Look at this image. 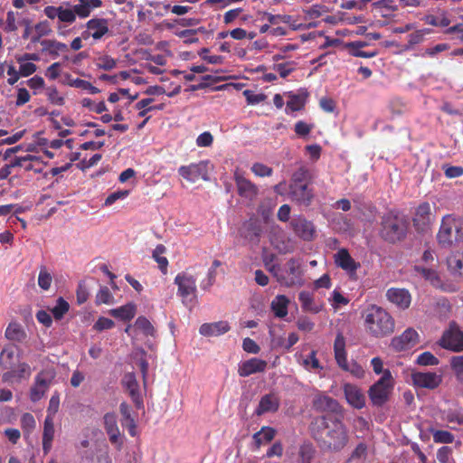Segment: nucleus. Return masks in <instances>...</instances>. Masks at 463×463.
I'll list each match as a JSON object with an SVG mask.
<instances>
[{"instance_id": "nucleus-1", "label": "nucleus", "mask_w": 463, "mask_h": 463, "mask_svg": "<svg viewBox=\"0 0 463 463\" xmlns=\"http://www.w3.org/2000/svg\"><path fill=\"white\" fill-rule=\"evenodd\" d=\"M309 429L311 437L320 449L326 452H341L350 439L348 429L342 416L326 414L316 417Z\"/></svg>"}, {"instance_id": "nucleus-2", "label": "nucleus", "mask_w": 463, "mask_h": 463, "mask_svg": "<svg viewBox=\"0 0 463 463\" xmlns=\"http://www.w3.org/2000/svg\"><path fill=\"white\" fill-rule=\"evenodd\" d=\"M362 317L364 329L370 336L381 339L394 333L395 320L383 307L370 305L364 310Z\"/></svg>"}, {"instance_id": "nucleus-3", "label": "nucleus", "mask_w": 463, "mask_h": 463, "mask_svg": "<svg viewBox=\"0 0 463 463\" xmlns=\"http://www.w3.org/2000/svg\"><path fill=\"white\" fill-rule=\"evenodd\" d=\"M408 225L403 216L389 213L382 219L380 236L388 243L402 241L407 235Z\"/></svg>"}, {"instance_id": "nucleus-4", "label": "nucleus", "mask_w": 463, "mask_h": 463, "mask_svg": "<svg viewBox=\"0 0 463 463\" xmlns=\"http://www.w3.org/2000/svg\"><path fill=\"white\" fill-rule=\"evenodd\" d=\"M439 243L442 247H449L453 241L463 240V219L448 214L442 218L437 234Z\"/></svg>"}, {"instance_id": "nucleus-5", "label": "nucleus", "mask_w": 463, "mask_h": 463, "mask_svg": "<svg viewBox=\"0 0 463 463\" xmlns=\"http://www.w3.org/2000/svg\"><path fill=\"white\" fill-rule=\"evenodd\" d=\"M394 386V380L389 369H385L383 375L374 383L368 391L369 398L375 406H383L390 397Z\"/></svg>"}, {"instance_id": "nucleus-6", "label": "nucleus", "mask_w": 463, "mask_h": 463, "mask_svg": "<svg viewBox=\"0 0 463 463\" xmlns=\"http://www.w3.org/2000/svg\"><path fill=\"white\" fill-rule=\"evenodd\" d=\"M175 284L178 287L177 294L184 305L187 306L196 298V279L194 276L180 272L175 278Z\"/></svg>"}, {"instance_id": "nucleus-7", "label": "nucleus", "mask_w": 463, "mask_h": 463, "mask_svg": "<svg viewBox=\"0 0 463 463\" xmlns=\"http://www.w3.org/2000/svg\"><path fill=\"white\" fill-rule=\"evenodd\" d=\"M209 165L208 160H203L188 165H182L178 168V174L191 183H195L199 179L207 181L209 180Z\"/></svg>"}, {"instance_id": "nucleus-8", "label": "nucleus", "mask_w": 463, "mask_h": 463, "mask_svg": "<svg viewBox=\"0 0 463 463\" xmlns=\"http://www.w3.org/2000/svg\"><path fill=\"white\" fill-rule=\"evenodd\" d=\"M439 345L454 352L463 351V332L456 326L455 323H452L449 329L443 333Z\"/></svg>"}, {"instance_id": "nucleus-9", "label": "nucleus", "mask_w": 463, "mask_h": 463, "mask_svg": "<svg viewBox=\"0 0 463 463\" xmlns=\"http://www.w3.org/2000/svg\"><path fill=\"white\" fill-rule=\"evenodd\" d=\"M290 226L295 234L304 241H310L315 238L314 223L301 215L294 217L290 222Z\"/></svg>"}, {"instance_id": "nucleus-10", "label": "nucleus", "mask_w": 463, "mask_h": 463, "mask_svg": "<svg viewBox=\"0 0 463 463\" xmlns=\"http://www.w3.org/2000/svg\"><path fill=\"white\" fill-rule=\"evenodd\" d=\"M288 272L290 277H286L285 275H276L277 280L283 286L290 288L295 285H303V281L301 279V269L300 263L298 260L292 258L287 262Z\"/></svg>"}, {"instance_id": "nucleus-11", "label": "nucleus", "mask_w": 463, "mask_h": 463, "mask_svg": "<svg viewBox=\"0 0 463 463\" xmlns=\"http://www.w3.org/2000/svg\"><path fill=\"white\" fill-rule=\"evenodd\" d=\"M412 221L417 231L424 232L428 230L434 221L430 204L427 202L420 203L416 209Z\"/></svg>"}, {"instance_id": "nucleus-12", "label": "nucleus", "mask_w": 463, "mask_h": 463, "mask_svg": "<svg viewBox=\"0 0 463 463\" xmlns=\"http://www.w3.org/2000/svg\"><path fill=\"white\" fill-rule=\"evenodd\" d=\"M234 181L236 184L238 194L241 197H243L250 202L255 200L259 194V188L255 184L245 178L237 171L234 173Z\"/></svg>"}, {"instance_id": "nucleus-13", "label": "nucleus", "mask_w": 463, "mask_h": 463, "mask_svg": "<svg viewBox=\"0 0 463 463\" xmlns=\"http://www.w3.org/2000/svg\"><path fill=\"white\" fill-rule=\"evenodd\" d=\"M386 298L400 310H406L411 303V295L408 289L391 288L386 291Z\"/></svg>"}, {"instance_id": "nucleus-14", "label": "nucleus", "mask_w": 463, "mask_h": 463, "mask_svg": "<svg viewBox=\"0 0 463 463\" xmlns=\"http://www.w3.org/2000/svg\"><path fill=\"white\" fill-rule=\"evenodd\" d=\"M289 197L298 205L309 206L314 198V193L308 184H289Z\"/></svg>"}, {"instance_id": "nucleus-15", "label": "nucleus", "mask_w": 463, "mask_h": 463, "mask_svg": "<svg viewBox=\"0 0 463 463\" xmlns=\"http://www.w3.org/2000/svg\"><path fill=\"white\" fill-rule=\"evenodd\" d=\"M411 380L417 387L433 390L439 386L442 376L434 372H417L411 374Z\"/></svg>"}, {"instance_id": "nucleus-16", "label": "nucleus", "mask_w": 463, "mask_h": 463, "mask_svg": "<svg viewBox=\"0 0 463 463\" xmlns=\"http://www.w3.org/2000/svg\"><path fill=\"white\" fill-rule=\"evenodd\" d=\"M104 428L109 435V441L117 446L118 449H121L123 440L118 427L117 416L115 413H106L104 415Z\"/></svg>"}, {"instance_id": "nucleus-17", "label": "nucleus", "mask_w": 463, "mask_h": 463, "mask_svg": "<svg viewBox=\"0 0 463 463\" xmlns=\"http://www.w3.org/2000/svg\"><path fill=\"white\" fill-rule=\"evenodd\" d=\"M418 333L413 328H407L401 335L392 339L391 346L396 351H404L414 346L418 342Z\"/></svg>"}, {"instance_id": "nucleus-18", "label": "nucleus", "mask_w": 463, "mask_h": 463, "mask_svg": "<svg viewBox=\"0 0 463 463\" xmlns=\"http://www.w3.org/2000/svg\"><path fill=\"white\" fill-rule=\"evenodd\" d=\"M313 407L317 411L332 412V415L342 414V407L339 402L332 397L317 394L313 400Z\"/></svg>"}, {"instance_id": "nucleus-19", "label": "nucleus", "mask_w": 463, "mask_h": 463, "mask_svg": "<svg viewBox=\"0 0 463 463\" xmlns=\"http://www.w3.org/2000/svg\"><path fill=\"white\" fill-rule=\"evenodd\" d=\"M121 383L128 392L137 408L143 406V400L139 393V385L134 373H126L121 380Z\"/></svg>"}, {"instance_id": "nucleus-20", "label": "nucleus", "mask_w": 463, "mask_h": 463, "mask_svg": "<svg viewBox=\"0 0 463 463\" xmlns=\"http://www.w3.org/2000/svg\"><path fill=\"white\" fill-rule=\"evenodd\" d=\"M346 402L354 409H362L365 405V396L362 390L355 384L345 383L343 386Z\"/></svg>"}, {"instance_id": "nucleus-21", "label": "nucleus", "mask_w": 463, "mask_h": 463, "mask_svg": "<svg viewBox=\"0 0 463 463\" xmlns=\"http://www.w3.org/2000/svg\"><path fill=\"white\" fill-rule=\"evenodd\" d=\"M335 263L348 274L353 275L360 268V263L356 262L350 255L349 251L342 248L334 256Z\"/></svg>"}, {"instance_id": "nucleus-22", "label": "nucleus", "mask_w": 463, "mask_h": 463, "mask_svg": "<svg viewBox=\"0 0 463 463\" xmlns=\"http://www.w3.org/2000/svg\"><path fill=\"white\" fill-rule=\"evenodd\" d=\"M261 232V222L256 216H252L245 221L241 229V234L250 241H259Z\"/></svg>"}, {"instance_id": "nucleus-23", "label": "nucleus", "mask_w": 463, "mask_h": 463, "mask_svg": "<svg viewBox=\"0 0 463 463\" xmlns=\"http://www.w3.org/2000/svg\"><path fill=\"white\" fill-rule=\"evenodd\" d=\"M279 405L280 400L276 393H267L260 398L254 413L257 416H261L268 412H276L278 411Z\"/></svg>"}, {"instance_id": "nucleus-24", "label": "nucleus", "mask_w": 463, "mask_h": 463, "mask_svg": "<svg viewBox=\"0 0 463 463\" xmlns=\"http://www.w3.org/2000/svg\"><path fill=\"white\" fill-rule=\"evenodd\" d=\"M267 362L260 358H250L239 364L238 373L241 377H247L256 373H262L267 368Z\"/></svg>"}, {"instance_id": "nucleus-25", "label": "nucleus", "mask_w": 463, "mask_h": 463, "mask_svg": "<svg viewBox=\"0 0 463 463\" xmlns=\"http://www.w3.org/2000/svg\"><path fill=\"white\" fill-rule=\"evenodd\" d=\"M335 359L338 366L344 371H350L347 363V353L345 350V338L342 333H338L334 342Z\"/></svg>"}, {"instance_id": "nucleus-26", "label": "nucleus", "mask_w": 463, "mask_h": 463, "mask_svg": "<svg viewBox=\"0 0 463 463\" xmlns=\"http://www.w3.org/2000/svg\"><path fill=\"white\" fill-rule=\"evenodd\" d=\"M231 330L228 321H218L213 323H204L199 328V333L207 337L219 336Z\"/></svg>"}, {"instance_id": "nucleus-27", "label": "nucleus", "mask_w": 463, "mask_h": 463, "mask_svg": "<svg viewBox=\"0 0 463 463\" xmlns=\"http://www.w3.org/2000/svg\"><path fill=\"white\" fill-rule=\"evenodd\" d=\"M32 373L31 367L26 363H21L18 365V369L6 371L2 375V382L11 383L15 379L16 381H21L23 379H29Z\"/></svg>"}, {"instance_id": "nucleus-28", "label": "nucleus", "mask_w": 463, "mask_h": 463, "mask_svg": "<svg viewBox=\"0 0 463 463\" xmlns=\"http://www.w3.org/2000/svg\"><path fill=\"white\" fill-rule=\"evenodd\" d=\"M86 28L91 30L94 40H100L109 32V20L105 18H92L87 22Z\"/></svg>"}, {"instance_id": "nucleus-29", "label": "nucleus", "mask_w": 463, "mask_h": 463, "mask_svg": "<svg viewBox=\"0 0 463 463\" xmlns=\"http://www.w3.org/2000/svg\"><path fill=\"white\" fill-rule=\"evenodd\" d=\"M54 422L51 415L46 416L43 423V450L44 454H48L52 447V440L54 439Z\"/></svg>"}, {"instance_id": "nucleus-30", "label": "nucleus", "mask_w": 463, "mask_h": 463, "mask_svg": "<svg viewBox=\"0 0 463 463\" xmlns=\"http://www.w3.org/2000/svg\"><path fill=\"white\" fill-rule=\"evenodd\" d=\"M5 335L8 340L18 343L24 342L27 337L24 327L18 322H11L5 329Z\"/></svg>"}, {"instance_id": "nucleus-31", "label": "nucleus", "mask_w": 463, "mask_h": 463, "mask_svg": "<svg viewBox=\"0 0 463 463\" xmlns=\"http://www.w3.org/2000/svg\"><path fill=\"white\" fill-rule=\"evenodd\" d=\"M137 306L130 302L118 308H113L109 311V314L115 318L121 319L123 321H130L136 315Z\"/></svg>"}, {"instance_id": "nucleus-32", "label": "nucleus", "mask_w": 463, "mask_h": 463, "mask_svg": "<svg viewBox=\"0 0 463 463\" xmlns=\"http://www.w3.org/2000/svg\"><path fill=\"white\" fill-rule=\"evenodd\" d=\"M298 300L304 311L317 314L322 309V306L315 303L313 294L308 291H301L298 294Z\"/></svg>"}, {"instance_id": "nucleus-33", "label": "nucleus", "mask_w": 463, "mask_h": 463, "mask_svg": "<svg viewBox=\"0 0 463 463\" xmlns=\"http://www.w3.org/2000/svg\"><path fill=\"white\" fill-rule=\"evenodd\" d=\"M56 377V371L53 367H48L41 370L35 376L34 380L40 386H43L48 391L50 386L53 383Z\"/></svg>"}, {"instance_id": "nucleus-34", "label": "nucleus", "mask_w": 463, "mask_h": 463, "mask_svg": "<svg viewBox=\"0 0 463 463\" xmlns=\"http://www.w3.org/2000/svg\"><path fill=\"white\" fill-rule=\"evenodd\" d=\"M289 300L284 295L277 296L271 302V309L275 317L283 318L288 315V306Z\"/></svg>"}, {"instance_id": "nucleus-35", "label": "nucleus", "mask_w": 463, "mask_h": 463, "mask_svg": "<svg viewBox=\"0 0 463 463\" xmlns=\"http://www.w3.org/2000/svg\"><path fill=\"white\" fill-rule=\"evenodd\" d=\"M41 45L43 46V52H48V53L53 58L58 57L60 52H65L68 50L65 43L56 40H43L41 41Z\"/></svg>"}, {"instance_id": "nucleus-36", "label": "nucleus", "mask_w": 463, "mask_h": 463, "mask_svg": "<svg viewBox=\"0 0 463 463\" xmlns=\"http://www.w3.org/2000/svg\"><path fill=\"white\" fill-rule=\"evenodd\" d=\"M414 270L426 280L430 281L432 286L436 288L440 287L441 281L435 269L416 265L414 266Z\"/></svg>"}, {"instance_id": "nucleus-37", "label": "nucleus", "mask_w": 463, "mask_h": 463, "mask_svg": "<svg viewBox=\"0 0 463 463\" xmlns=\"http://www.w3.org/2000/svg\"><path fill=\"white\" fill-rule=\"evenodd\" d=\"M15 365L14 350L12 346H5L0 353V366L3 370L10 371Z\"/></svg>"}, {"instance_id": "nucleus-38", "label": "nucleus", "mask_w": 463, "mask_h": 463, "mask_svg": "<svg viewBox=\"0 0 463 463\" xmlns=\"http://www.w3.org/2000/svg\"><path fill=\"white\" fill-rule=\"evenodd\" d=\"M276 434V430L268 426H264L261 430L253 435V440L256 447L259 449L263 443L270 442Z\"/></svg>"}, {"instance_id": "nucleus-39", "label": "nucleus", "mask_w": 463, "mask_h": 463, "mask_svg": "<svg viewBox=\"0 0 463 463\" xmlns=\"http://www.w3.org/2000/svg\"><path fill=\"white\" fill-rule=\"evenodd\" d=\"M316 454V449L312 443L307 442L300 446L298 450V463H311Z\"/></svg>"}, {"instance_id": "nucleus-40", "label": "nucleus", "mask_w": 463, "mask_h": 463, "mask_svg": "<svg viewBox=\"0 0 463 463\" xmlns=\"http://www.w3.org/2000/svg\"><path fill=\"white\" fill-rule=\"evenodd\" d=\"M310 180L309 170L306 166H300L293 173L289 184H308Z\"/></svg>"}, {"instance_id": "nucleus-41", "label": "nucleus", "mask_w": 463, "mask_h": 463, "mask_svg": "<svg viewBox=\"0 0 463 463\" xmlns=\"http://www.w3.org/2000/svg\"><path fill=\"white\" fill-rule=\"evenodd\" d=\"M134 330H139L145 335L153 336L155 335V328L153 325L146 317L143 316L138 317L135 321Z\"/></svg>"}, {"instance_id": "nucleus-42", "label": "nucleus", "mask_w": 463, "mask_h": 463, "mask_svg": "<svg viewBox=\"0 0 463 463\" xmlns=\"http://www.w3.org/2000/svg\"><path fill=\"white\" fill-rule=\"evenodd\" d=\"M166 249L163 244H158L156 249L153 250V259L157 262L160 270L166 274L168 260L165 257H162L161 255L165 252Z\"/></svg>"}, {"instance_id": "nucleus-43", "label": "nucleus", "mask_w": 463, "mask_h": 463, "mask_svg": "<svg viewBox=\"0 0 463 463\" xmlns=\"http://www.w3.org/2000/svg\"><path fill=\"white\" fill-rule=\"evenodd\" d=\"M355 44L348 42L345 43L344 48L348 51L349 54L354 57H361V58H373L378 54L376 50L371 52L363 51L361 48L354 46Z\"/></svg>"}, {"instance_id": "nucleus-44", "label": "nucleus", "mask_w": 463, "mask_h": 463, "mask_svg": "<svg viewBox=\"0 0 463 463\" xmlns=\"http://www.w3.org/2000/svg\"><path fill=\"white\" fill-rule=\"evenodd\" d=\"M355 44L348 42L345 43L344 48L348 51L349 54L354 57H361V58H373L378 54L376 50L371 52L363 51L361 48L354 46Z\"/></svg>"}, {"instance_id": "nucleus-45", "label": "nucleus", "mask_w": 463, "mask_h": 463, "mask_svg": "<svg viewBox=\"0 0 463 463\" xmlns=\"http://www.w3.org/2000/svg\"><path fill=\"white\" fill-rule=\"evenodd\" d=\"M67 84L71 87L88 90L90 94H97L100 91L97 87L93 86L90 82L78 78L70 79V76H68Z\"/></svg>"}, {"instance_id": "nucleus-46", "label": "nucleus", "mask_w": 463, "mask_h": 463, "mask_svg": "<svg viewBox=\"0 0 463 463\" xmlns=\"http://www.w3.org/2000/svg\"><path fill=\"white\" fill-rule=\"evenodd\" d=\"M307 96V94H290L289 99L287 101V109L290 111L301 110L305 107Z\"/></svg>"}, {"instance_id": "nucleus-47", "label": "nucleus", "mask_w": 463, "mask_h": 463, "mask_svg": "<svg viewBox=\"0 0 463 463\" xmlns=\"http://www.w3.org/2000/svg\"><path fill=\"white\" fill-rule=\"evenodd\" d=\"M69 303L63 298L60 297L56 301L55 307L51 309V313L52 314L55 320H61L69 311Z\"/></svg>"}, {"instance_id": "nucleus-48", "label": "nucleus", "mask_w": 463, "mask_h": 463, "mask_svg": "<svg viewBox=\"0 0 463 463\" xmlns=\"http://www.w3.org/2000/svg\"><path fill=\"white\" fill-rule=\"evenodd\" d=\"M52 282V276L48 271L45 266L40 267L39 276H38V285L43 290H48L51 288Z\"/></svg>"}, {"instance_id": "nucleus-49", "label": "nucleus", "mask_w": 463, "mask_h": 463, "mask_svg": "<svg viewBox=\"0 0 463 463\" xmlns=\"http://www.w3.org/2000/svg\"><path fill=\"white\" fill-rule=\"evenodd\" d=\"M448 267L453 273L463 274V261L460 254H452L448 260Z\"/></svg>"}, {"instance_id": "nucleus-50", "label": "nucleus", "mask_w": 463, "mask_h": 463, "mask_svg": "<svg viewBox=\"0 0 463 463\" xmlns=\"http://www.w3.org/2000/svg\"><path fill=\"white\" fill-rule=\"evenodd\" d=\"M114 301V297L110 293L109 289L107 287H101L98 293L96 294L95 303L97 305L101 304H112Z\"/></svg>"}, {"instance_id": "nucleus-51", "label": "nucleus", "mask_w": 463, "mask_h": 463, "mask_svg": "<svg viewBox=\"0 0 463 463\" xmlns=\"http://www.w3.org/2000/svg\"><path fill=\"white\" fill-rule=\"evenodd\" d=\"M416 363L422 366H428L438 365L439 361L433 354H431L429 351H426L417 357Z\"/></svg>"}, {"instance_id": "nucleus-52", "label": "nucleus", "mask_w": 463, "mask_h": 463, "mask_svg": "<svg viewBox=\"0 0 463 463\" xmlns=\"http://www.w3.org/2000/svg\"><path fill=\"white\" fill-rule=\"evenodd\" d=\"M81 104L83 107L88 108L90 110H91L97 114H101L108 110V108H107L106 104L104 103V101L95 103L90 99L85 98L82 99Z\"/></svg>"}, {"instance_id": "nucleus-53", "label": "nucleus", "mask_w": 463, "mask_h": 463, "mask_svg": "<svg viewBox=\"0 0 463 463\" xmlns=\"http://www.w3.org/2000/svg\"><path fill=\"white\" fill-rule=\"evenodd\" d=\"M96 65L99 69L110 71L116 67L117 61L109 55H103L98 58Z\"/></svg>"}, {"instance_id": "nucleus-54", "label": "nucleus", "mask_w": 463, "mask_h": 463, "mask_svg": "<svg viewBox=\"0 0 463 463\" xmlns=\"http://www.w3.org/2000/svg\"><path fill=\"white\" fill-rule=\"evenodd\" d=\"M430 33V29H421L411 33L408 35V44L410 46H413L420 43L424 40V35Z\"/></svg>"}, {"instance_id": "nucleus-55", "label": "nucleus", "mask_w": 463, "mask_h": 463, "mask_svg": "<svg viewBox=\"0 0 463 463\" xmlns=\"http://www.w3.org/2000/svg\"><path fill=\"white\" fill-rule=\"evenodd\" d=\"M208 48H203L199 51V56L210 64H221L223 61V57L220 55H208Z\"/></svg>"}, {"instance_id": "nucleus-56", "label": "nucleus", "mask_w": 463, "mask_h": 463, "mask_svg": "<svg viewBox=\"0 0 463 463\" xmlns=\"http://www.w3.org/2000/svg\"><path fill=\"white\" fill-rule=\"evenodd\" d=\"M46 392L47 390H45L43 386H40L34 380V383L30 389L31 401L33 402L40 401L45 395Z\"/></svg>"}, {"instance_id": "nucleus-57", "label": "nucleus", "mask_w": 463, "mask_h": 463, "mask_svg": "<svg viewBox=\"0 0 463 463\" xmlns=\"http://www.w3.org/2000/svg\"><path fill=\"white\" fill-rule=\"evenodd\" d=\"M433 439L436 443L449 444L454 440V436L451 432L447 430H437L433 434Z\"/></svg>"}, {"instance_id": "nucleus-58", "label": "nucleus", "mask_w": 463, "mask_h": 463, "mask_svg": "<svg viewBox=\"0 0 463 463\" xmlns=\"http://www.w3.org/2000/svg\"><path fill=\"white\" fill-rule=\"evenodd\" d=\"M251 171L258 176L265 177L270 176L273 173V169L264 164L255 163L251 166Z\"/></svg>"}, {"instance_id": "nucleus-59", "label": "nucleus", "mask_w": 463, "mask_h": 463, "mask_svg": "<svg viewBox=\"0 0 463 463\" xmlns=\"http://www.w3.org/2000/svg\"><path fill=\"white\" fill-rule=\"evenodd\" d=\"M196 33H197V30L185 29V30L176 33L175 34L179 38L184 39V43L189 44V43H197L199 41V39L197 37H195Z\"/></svg>"}, {"instance_id": "nucleus-60", "label": "nucleus", "mask_w": 463, "mask_h": 463, "mask_svg": "<svg viewBox=\"0 0 463 463\" xmlns=\"http://www.w3.org/2000/svg\"><path fill=\"white\" fill-rule=\"evenodd\" d=\"M273 69L279 72L281 78H286L294 71L295 68L293 66V62L288 61L275 64Z\"/></svg>"}, {"instance_id": "nucleus-61", "label": "nucleus", "mask_w": 463, "mask_h": 463, "mask_svg": "<svg viewBox=\"0 0 463 463\" xmlns=\"http://www.w3.org/2000/svg\"><path fill=\"white\" fill-rule=\"evenodd\" d=\"M92 7L89 3L79 4L73 6V12L75 13V16H79L80 18H86L90 16Z\"/></svg>"}, {"instance_id": "nucleus-62", "label": "nucleus", "mask_w": 463, "mask_h": 463, "mask_svg": "<svg viewBox=\"0 0 463 463\" xmlns=\"http://www.w3.org/2000/svg\"><path fill=\"white\" fill-rule=\"evenodd\" d=\"M114 326L115 323L113 320H111L110 318L100 317L98 318L93 327L97 331H103L107 329H111Z\"/></svg>"}, {"instance_id": "nucleus-63", "label": "nucleus", "mask_w": 463, "mask_h": 463, "mask_svg": "<svg viewBox=\"0 0 463 463\" xmlns=\"http://www.w3.org/2000/svg\"><path fill=\"white\" fill-rule=\"evenodd\" d=\"M59 21L66 24H72L76 21L75 13L71 9H66L61 6L60 10Z\"/></svg>"}, {"instance_id": "nucleus-64", "label": "nucleus", "mask_w": 463, "mask_h": 463, "mask_svg": "<svg viewBox=\"0 0 463 463\" xmlns=\"http://www.w3.org/2000/svg\"><path fill=\"white\" fill-rule=\"evenodd\" d=\"M242 348L245 352L254 354H258L260 351V348L257 345V343L250 337H246L243 339Z\"/></svg>"}]
</instances>
